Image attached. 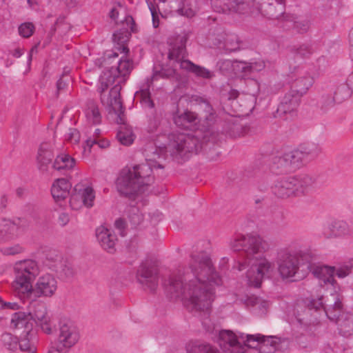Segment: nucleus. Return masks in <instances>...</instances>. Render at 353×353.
<instances>
[{
    "mask_svg": "<svg viewBox=\"0 0 353 353\" xmlns=\"http://www.w3.org/2000/svg\"><path fill=\"white\" fill-rule=\"evenodd\" d=\"M221 284L210 257L203 251L192 254L189 268L184 272L172 274L164 282L172 299H181L190 311L203 312L205 316L214 301L213 285Z\"/></svg>",
    "mask_w": 353,
    "mask_h": 353,
    "instance_id": "nucleus-1",
    "label": "nucleus"
},
{
    "mask_svg": "<svg viewBox=\"0 0 353 353\" xmlns=\"http://www.w3.org/2000/svg\"><path fill=\"white\" fill-rule=\"evenodd\" d=\"M231 249L240 252L238 270L247 271L248 283L259 288L263 278L274 269V264L263 256L270 249V243L257 235L237 236L230 242Z\"/></svg>",
    "mask_w": 353,
    "mask_h": 353,
    "instance_id": "nucleus-2",
    "label": "nucleus"
},
{
    "mask_svg": "<svg viewBox=\"0 0 353 353\" xmlns=\"http://www.w3.org/2000/svg\"><path fill=\"white\" fill-rule=\"evenodd\" d=\"M155 156L160 158L159 154H154V158L146 159V163L121 170L117 180V188L120 194L130 198L142 194L147 190L154 181L152 175L153 168H163L157 161Z\"/></svg>",
    "mask_w": 353,
    "mask_h": 353,
    "instance_id": "nucleus-3",
    "label": "nucleus"
},
{
    "mask_svg": "<svg viewBox=\"0 0 353 353\" xmlns=\"http://www.w3.org/2000/svg\"><path fill=\"white\" fill-rule=\"evenodd\" d=\"M314 259L311 252L302 250L281 251L279 254L277 265L278 272L283 279L297 281L305 276L301 268L305 266Z\"/></svg>",
    "mask_w": 353,
    "mask_h": 353,
    "instance_id": "nucleus-4",
    "label": "nucleus"
},
{
    "mask_svg": "<svg viewBox=\"0 0 353 353\" xmlns=\"http://www.w3.org/2000/svg\"><path fill=\"white\" fill-rule=\"evenodd\" d=\"M316 178L308 174L278 178L272 186V193L277 197L287 199L307 194L314 186Z\"/></svg>",
    "mask_w": 353,
    "mask_h": 353,
    "instance_id": "nucleus-5",
    "label": "nucleus"
},
{
    "mask_svg": "<svg viewBox=\"0 0 353 353\" xmlns=\"http://www.w3.org/2000/svg\"><path fill=\"white\" fill-rule=\"evenodd\" d=\"M188 39V34L183 32L174 37L169 39L168 58L170 61H174L180 64V68L187 72H192L196 77L203 79H210L212 73L204 67L198 65L188 59H185L186 56L185 45Z\"/></svg>",
    "mask_w": 353,
    "mask_h": 353,
    "instance_id": "nucleus-6",
    "label": "nucleus"
},
{
    "mask_svg": "<svg viewBox=\"0 0 353 353\" xmlns=\"http://www.w3.org/2000/svg\"><path fill=\"white\" fill-rule=\"evenodd\" d=\"M15 279L12 283L14 291L21 299H29L32 295V282L39 273L37 263L34 260L17 262L14 266Z\"/></svg>",
    "mask_w": 353,
    "mask_h": 353,
    "instance_id": "nucleus-7",
    "label": "nucleus"
},
{
    "mask_svg": "<svg viewBox=\"0 0 353 353\" xmlns=\"http://www.w3.org/2000/svg\"><path fill=\"white\" fill-rule=\"evenodd\" d=\"M201 148L202 144L196 137L185 133H173L170 136L166 150L175 159H188Z\"/></svg>",
    "mask_w": 353,
    "mask_h": 353,
    "instance_id": "nucleus-8",
    "label": "nucleus"
},
{
    "mask_svg": "<svg viewBox=\"0 0 353 353\" xmlns=\"http://www.w3.org/2000/svg\"><path fill=\"white\" fill-rule=\"evenodd\" d=\"M109 99L110 106L114 114H117V123L121 124L117 138L121 144L130 145L133 143L134 136L132 128L125 124L124 108L121 100L119 86H115L113 89L110 90Z\"/></svg>",
    "mask_w": 353,
    "mask_h": 353,
    "instance_id": "nucleus-9",
    "label": "nucleus"
},
{
    "mask_svg": "<svg viewBox=\"0 0 353 353\" xmlns=\"http://www.w3.org/2000/svg\"><path fill=\"white\" fill-rule=\"evenodd\" d=\"M79 339V332L72 323L69 320H62L59 323L56 347L52 348L48 353H61L74 345Z\"/></svg>",
    "mask_w": 353,
    "mask_h": 353,
    "instance_id": "nucleus-10",
    "label": "nucleus"
},
{
    "mask_svg": "<svg viewBox=\"0 0 353 353\" xmlns=\"http://www.w3.org/2000/svg\"><path fill=\"white\" fill-rule=\"evenodd\" d=\"M132 70V61L129 59H121L117 67H111L103 72V75L101 77V92H103L105 89L113 83H115V85L111 90L115 86H119L121 90L120 83L123 80V77L130 73Z\"/></svg>",
    "mask_w": 353,
    "mask_h": 353,
    "instance_id": "nucleus-11",
    "label": "nucleus"
},
{
    "mask_svg": "<svg viewBox=\"0 0 353 353\" xmlns=\"http://www.w3.org/2000/svg\"><path fill=\"white\" fill-rule=\"evenodd\" d=\"M136 278L143 287L154 291L159 283L157 266L152 261L142 262L137 271Z\"/></svg>",
    "mask_w": 353,
    "mask_h": 353,
    "instance_id": "nucleus-12",
    "label": "nucleus"
},
{
    "mask_svg": "<svg viewBox=\"0 0 353 353\" xmlns=\"http://www.w3.org/2000/svg\"><path fill=\"white\" fill-rule=\"evenodd\" d=\"M230 330H221L219 333L218 343L223 353H244L247 345L245 341Z\"/></svg>",
    "mask_w": 353,
    "mask_h": 353,
    "instance_id": "nucleus-13",
    "label": "nucleus"
},
{
    "mask_svg": "<svg viewBox=\"0 0 353 353\" xmlns=\"http://www.w3.org/2000/svg\"><path fill=\"white\" fill-rule=\"evenodd\" d=\"M240 338L245 339V344L247 347L255 348L261 345V348L265 347L267 350L263 351L266 353H273L279 349V345L281 343V339L276 336H265L261 334H241Z\"/></svg>",
    "mask_w": 353,
    "mask_h": 353,
    "instance_id": "nucleus-14",
    "label": "nucleus"
},
{
    "mask_svg": "<svg viewBox=\"0 0 353 353\" xmlns=\"http://www.w3.org/2000/svg\"><path fill=\"white\" fill-rule=\"evenodd\" d=\"M29 315L46 334L52 333L50 318L48 314L47 307L43 302L32 301L29 305Z\"/></svg>",
    "mask_w": 353,
    "mask_h": 353,
    "instance_id": "nucleus-15",
    "label": "nucleus"
},
{
    "mask_svg": "<svg viewBox=\"0 0 353 353\" xmlns=\"http://www.w3.org/2000/svg\"><path fill=\"white\" fill-rule=\"evenodd\" d=\"M214 12L223 14H245L250 11V5L245 0H211Z\"/></svg>",
    "mask_w": 353,
    "mask_h": 353,
    "instance_id": "nucleus-16",
    "label": "nucleus"
},
{
    "mask_svg": "<svg viewBox=\"0 0 353 353\" xmlns=\"http://www.w3.org/2000/svg\"><path fill=\"white\" fill-rule=\"evenodd\" d=\"M290 90L303 96L314 83L313 77L303 68H294L291 73Z\"/></svg>",
    "mask_w": 353,
    "mask_h": 353,
    "instance_id": "nucleus-17",
    "label": "nucleus"
},
{
    "mask_svg": "<svg viewBox=\"0 0 353 353\" xmlns=\"http://www.w3.org/2000/svg\"><path fill=\"white\" fill-rule=\"evenodd\" d=\"M95 194L93 188L83 183H78L74 188V193L70 196V203L72 208L77 207V202L86 208H92L94 205Z\"/></svg>",
    "mask_w": 353,
    "mask_h": 353,
    "instance_id": "nucleus-18",
    "label": "nucleus"
},
{
    "mask_svg": "<svg viewBox=\"0 0 353 353\" xmlns=\"http://www.w3.org/2000/svg\"><path fill=\"white\" fill-rule=\"evenodd\" d=\"M46 264L49 269L55 272L61 279L72 278L74 274L72 264L63 259L61 255L56 254L54 258L48 256Z\"/></svg>",
    "mask_w": 353,
    "mask_h": 353,
    "instance_id": "nucleus-19",
    "label": "nucleus"
},
{
    "mask_svg": "<svg viewBox=\"0 0 353 353\" xmlns=\"http://www.w3.org/2000/svg\"><path fill=\"white\" fill-rule=\"evenodd\" d=\"M301 98L302 96L290 89L281 99L275 117H281L294 112L300 105Z\"/></svg>",
    "mask_w": 353,
    "mask_h": 353,
    "instance_id": "nucleus-20",
    "label": "nucleus"
},
{
    "mask_svg": "<svg viewBox=\"0 0 353 353\" xmlns=\"http://www.w3.org/2000/svg\"><path fill=\"white\" fill-rule=\"evenodd\" d=\"M261 14L272 19H280L283 23V16L285 14V5L284 0H267L261 3L260 6Z\"/></svg>",
    "mask_w": 353,
    "mask_h": 353,
    "instance_id": "nucleus-21",
    "label": "nucleus"
},
{
    "mask_svg": "<svg viewBox=\"0 0 353 353\" xmlns=\"http://www.w3.org/2000/svg\"><path fill=\"white\" fill-rule=\"evenodd\" d=\"M57 290V281L51 274H47L40 276L32 288V293L34 292L38 296L51 297Z\"/></svg>",
    "mask_w": 353,
    "mask_h": 353,
    "instance_id": "nucleus-22",
    "label": "nucleus"
},
{
    "mask_svg": "<svg viewBox=\"0 0 353 353\" xmlns=\"http://www.w3.org/2000/svg\"><path fill=\"white\" fill-rule=\"evenodd\" d=\"M313 259L307 265V270H310L314 276L323 281L324 284L334 285L335 268L327 265H315L312 263Z\"/></svg>",
    "mask_w": 353,
    "mask_h": 353,
    "instance_id": "nucleus-23",
    "label": "nucleus"
},
{
    "mask_svg": "<svg viewBox=\"0 0 353 353\" xmlns=\"http://www.w3.org/2000/svg\"><path fill=\"white\" fill-rule=\"evenodd\" d=\"M96 236L103 250L109 253H114L116 251L115 245L117 239L110 230L100 226L96 230Z\"/></svg>",
    "mask_w": 353,
    "mask_h": 353,
    "instance_id": "nucleus-24",
    "label": "nucleus"
},
{
    "mask_svg": "<svg viewBox=\"0 0 353 353\" xmlns=\"http://www.w3.org/2000/svg\"><path fill=\"white\" fill-rule=\"evenodd\" d=\"M226 67L232 66L237 71L242 72L244 75H248L255 72L261 71L265 66L263 61L254 62L234 61L232 63L230 60H225L222 63Z\"/></svg>",
    "mask_w": 353,
    "mask_h": 353,
    "instance_id": "nucleus-25",
    "label": "nucleus"
},
{
    "mask_svg": "<svg viewBox=\"0 0 353 353\" xmlns=\"http://www.w3.org/2000/svg\"><path fill=\"white\" fill-rule=\"evenodd\" d=\"M53 158L51 145L48 143H41L37 157L38 169L42 172H48Z\"/></svg>",
    "mask_w": 353,
    "mask_h": 353,
    "instance_id": "nucleus-26",
    "label": "nucleus"
},
{
    "mask_svg": "<svg viewBox=\"0 0 353 353\" xmlns=\"http://www.w3.org/2000/svg\"><path fill=\"white\" fill-rule=\"evenodd\" d=\"M154 1H157V0ZM157 1L169 2L170 8L175 9L179 14L192 17L195 13L193 7L196 6L197 0H157Z\"/></svg>",
    "mask_w": 353,
    "mask_h": 353,
    "instance_id": "nucleus-27",
    "label": "nucleus"
},
{
    "mask_svg": "<svg viewBox=\"0 0 353 353\" xmlns=\"http://www.w3.org/2000/svg\"><path fill=\"white\" fill-rule=\"evenodd\" d=\"M283 23L281 25L285 30L294 29L299 34H304L310 27V21L308 19L297 20L294 16L286 14L283 16Z\"/></svg>",
    "mask_w": 353,
    "mask_h": 353,
    "instance_id": "nucleus-28",
    "label": "nucleus"
},
{
    "mask_svg": "<svg viewBox=\"0 0 353 353\" xmlns=\"http://www.w3.org/2000/svg\"><path fill=\"white\" fill-rule=\"evenodd\" d=\"M349 225L343 221H332L324 231L327 238L341 237L351 235Z\"/></svg>",
    "mask_w": 353,
    "mask_h": 353,
    "instance_id": "nucleus-29",
    "label": "nucleus"
},
{
    "mask_svg": "<svg viewBox=\"0 0 353 353\" xmlns=\"http://www.w3.org/2000/svg\"><path fill=\"white\" fill-rule=\"evenodd\" d=\"M71 187L72 185L68 180L63 178L57 179L51 188L53 198L57 201L65 199L70 195Z\"/></svg>",
    "mask_w": 353,
    "mask_h": 353,
    "instance_id": "nucleus-30",
    "label": "nucleus"
},
{
    "mask_svg": "<svg viewBox=\"0 0 353 353\" xmlns=\"http://www.w3.org/2000/svg\"><path fill=\"white\" fill-rule=\"evenodd\" d=\"M334 303L325 304L323 302V297L319 299V305L320 307H323L327 316L331 319L334 320L339 317L343 310V304L337 294H332Z\"/></svg>",
    "mask_w": 353,
    "mask_h": 353,
    "instance_id": "nucleus-31",
    "label": "nucleus"
},
{
    "mask_svg": "<svg viewBox=\"0 0 353 353\" xmlns=\"http://www.w3.org/2000/svg\"><path fill=\"white\" fill-rule=\"evenodd\" d=\"M192 101H194L199 105V108L203 112V118L207 121L208 125H210L216 118V114L213 110L211 104L205 99L199 97L193 96Z\"/></svg>",
    "mask_w": 353,
    "mask_h": 353,
    "instance_id": "nucleus-32",
    "label": "nucleus"
},
{
    "mask_svg": "<svg viewBox=\"0 0 353 353\" xmlns=\"http://www.w3.org/2000/svg\"><path fill=\"white\" fill-rule=\"evenodd\" d=\"M174 123L183 129H191L198 122V117L194 112L185 111L174 117Z\"/></svg>",
    "mask_w": 353,
    "mask_h": 353,
    "instance_id": "nucleus-33",
    "label": "nucleus"
},
{
    "mask_svg": "<svg viewBox=\"0 0 353 353\" xmlns=\"http://www.w3.org/2000/svg\"><path fill=\"white\" fill-rule=\"evenodd\" d=\"M85 114L88 121L92 124H99L101 122V114L97 102L89 99L86 102Z\"/></svg>",
    "mask_w": 353,
    "mask_h": 353,
    "instance_id": "nucleus-34",
    "label": "nucleus"
},
{
    "mask_svg": "<svg viewBox=\"0 0 353 353\" xmlns=\"http://www.w3.org/2000/svg\"><path fill=\"white\" fill-rule=\"evenodd\" d=\"M352 88L349 83H341L335 86L330 92L332 93V97L336 101L337 104H341L345 100L348 99L352 94Z\"/></svg>",
    "mask_w": 353,
    "mask_h": 353,
    "instance_id": "nucleus-35",
    "label": "nucleus"
},
{
    "mask_svg": "<svg viewBox=\"0 0 353 353\" xmlns=\"http://www.w3.org/2000/svg\"><path fill=\"white\" fill-rule=\"evenodd\" d=\"M188 353H219L216 348L208 343L190 341L186 345Z\"/></svg>",
    "mask_w": 353,
    "mask_h": 353,
    "instance_id": "nucleus-36",
    "label": "nucleus"
},
{
    "mask_svg": "<svg viewBox=\"0 0 353 353\" xmlns=\"http://www.w3.org/2000/svg\"><path fill=\"white\" fill-rule=\"evenodd\" d=\"M74 163V159L68 154H61L56 157L53 164L50 167L55 170L61 172L72 169Z\"/></svg>",
    "mask_w": 353,
    "mask_h": 353,
    "instance_id": "nucleus-37",
    "label": "nucleus"
},
{
    "mask_svg": "<svg viewBox=\"0 0 353 353\" xmlns=\"http://www.w3.org/2000/svg\"><path fill=\"white\" fill-rule=\"evenodd\" d=\"M14 227L11 220L6 219H0V236L1 242L8 241L16 236L14 232Z\"/></svg>",
    "mask_w": 353,
    "mask_h": 353,
    "instance_id": "nucleus-38",
    "label": "nucleus"
},
{
    "mask_svg": "<svg viewBox=\"0 0 353 353\" xmlns=\"http://www.w3.org/2000/svg\"><path fill=\"white\" fill-rule=\"evenodd\" d=\"M288 57L292 58H307L312 54V50L308 45H293L288 48Z\"/></svg>",
    "mask_w": 353,
    "mask_h": 353,
    "instance_id": "nucleus-39",
    "label": "nucleus"
},
{
    "mask_svg": "<svg viewBox=\"0 0 353 353\" xmlns=\"http://www.w3.org/2000/svg\"><path fill=\"white\" fill-rule=\"evenodd\" d=\"M317 104L320 110L323 113H326L333 108L337 103L332 97V93L329 92L323 93L321 95Z\"/></svg>",
    "mask_w": 353,
    "mask_h": 353,
    "instance_id": "nucleus-40",
    "label": "nucleus"
},
{
    "mask_svg": "<svg viewBox=\"0 0 353 353\" xmlns=\"http://www.w3.org/2000/svg\"><path fill=\"white\" fill-rule=\"evenodd\" d=\"M300 151L303 158L305 157H316L321 152L322 148L319 143L310 142L300 145Z\"/></svg>",
    "mask_w": 353,
    "mask_h": 353,
    "instance_id": "nucleus-41",
    "label": "nucleus"
},
{
    "mask_svg": "<svg viewBox=\"0 0 353 353\" xmlns=\"http://www.w3.org/2000/svg\"><path fill=\"white\" fill-rule=\"evenodd\" d=\"M152 83L149 82V79H147L146 82L143 84L140 90L139 94L141 97V102L144 105L152 108L154 107V103L150 98V88Z\"/></svg>",
    "mask_w": 353,
    "mask_h": 353,
    "instance_id": "nucleus-42",
    "label": "nucleus"
},
{
    "mask_svg": "<svg viewBox=\"0 0 353 353\" xmlns=\"http://www.w3.org/2000/svg\"><path fill=\"white\" fill-rule=\"evenodd\" d=\"M176 70L172 68H162L160 70H154L152 76L149 79V82L152 83L160 78L169 79L174 77L176 74Z\"/></svg>",
    "mask_w": 353,
    "mask_h": 353,
    "instance_id": "nucleus-43",
    "label": "nucleus"
},
{
    "mask_svg": "<svg viewBox=\"0 0 353 353\" xmlns=\"http://www.w3.org/2000/svg\"><path fill=\"white\" fill-rule=\"evenodd\" d=\"M28 320H30L29 312H17L13 314L11 324L14 327H23Z\"/></svg>",
    "mask_w": 353,
    "mask_h": 353,
    "instance_id": "nucleus-44",
    "label": "nucleus"
},
{
    "mask_svg": "<svg viewBox=\"0 0 353 353\" xmlns=\"http://www.w3.org/2000/svg\"><path fill=\"white\" fill-rule=\"evenodd\" d=\"M225 48L229 52L236 51L240 48V41L236 34H228L225 38Z\"/></svg>",
    "mask_w": 353,
    "mask_h": 353,
    "instance_id": "nucleus-45",
    "label": "nucleus"
},
{
    "mask_svg": "<svg viewBox=\"0 0 353 353\" xmlns=\"http://www.w3.org/2000/svg\"><path fill=\"white\" fill-rule=\"evenodd\" d=\"M287 154L290 159V161L292 163L293 170H295L300 166V165L302 162V160L303 159L302 153L299 149H297V150H294L290 151L289 152H287Z\"/></svg>",
    "mask_w": 353,
    "mask_h": 353,
    "instance_id": "nucleus-46",
    "label": "nucleus"
},
{
    "mask_svg": "<svg viewBox=\"0 0 353 353\" xmlns=\"http://www.w3.org/2000/svg\"><path fill=\"white\" fill-rule=\"evenodd\" d=\"M12 224L15 226L14 232L16 236L23 232L29 226V223L24 218H17L12 221Z\"/></svg>",
    "mask_w": 353,
    "mask_h": 353,
    "instance_id": "nucleus-47",
    "label": "nucleus"
},
{
    "mask_svg": "<svg viewBox=\"0 0 353 353\" xmlns=\"http://www.w3.org/2000/svg\"><path fill=\"white\" fill-rule=\"evenodd\" d=\"M18 31L21 37L29 38L34 33V26L30 22L23 23L19 26Z\"/></svg>",
    "mask_w": 353,
    "mask_h": 353,
    "instance_id": "nucleus-48",
    "label": "nucleus"
},
{
    "mask_svg": "<svg viewBox=\"0 0 353 353\" xmlns=\"http://www.w3.org/2000/svg\"><path fill=\"white\" fill-rule=\"evenodd\" d=\"M1 341L8 350H13L17 347V339L10 333H3L1 336Z\"/></svg>",
    "mask_w": 353,
    "mask_h": 353,
    "instance_id": "nucleus-49",
    "label": "nucleus"
},
{
    "mask_svg": "<svg viewBox=\"0 0 353 353\" xmlns=\"http://www.w3.org/2000/svg\"><path fill=\"white\" fill-rule=\"evenodd\" d=\"M23 251V249L19 244L3 247L1 249V253L4 255H15L21 253Z\"/></svg>",
    "mask_w": 353,
    "mask_h": 353,
    "instance_id": "nucleus-50",
    "label": "nucleus"
},
{
    "mask_svg": "<svg viewBox=\"0 0 353 353\" xmlns=\"http://www.w3.org/2000/svg\"><path fill=\"white\" fill-rule=\"evenodd\" d=\"M71 78L67 74H63L57 82V94L65 90L70 81Z\"/></svg>",
    "mask_w": 353,
    "mask_h": 353,
    "instance_id": "nucleus-51",
    "label": "nucleus"
},
{
    "mask_svg": "<svg viewBox=\"0 0 353 353\" xmlns=\"http://www.w3.org/2000/svg\"><path fill=\"white\" fill-rule=\"evenodd\" d=\"M19 348L23 352H28V353H34L36 350L35 347L32 345L30 341L26 339H21L19 341Z\"/></svg>",
    "mask_w": 353,
    "mask_h": 353,
    "instance_id": "nucleus-52",
    "label": "nucleus"
},
{
    "mask_svg": "<svg viewBox=\"0 0 353 353\" xmlns=\"http://www.w3.org/2000/svg\"><path fill=\"white\" fill-rule=\"evenodd\" d=\"M65 139L72 143H77L80 139L79 132L75 128H70L65 134Z\"/></svg>",
    "mask_w": 353,
    "mask_h": 353,
    "instance_id": "nucleus-53",
    "label": "nucleus"
},
{
    "mask_svg": "<svg viewBox=\"0 0 353 353\" xmlns=\"http://www.w3.org/2000/svg\"><path fill=\"white\" fill-rule=\"evenodd\" d=\"M148 7L152 14L153 26L157 28L159 25V8H157L155 5L151 2L148 3Z\"/></svg>",
    "mask_w": 353,
    "mask_h": 353,
    "instance_id": "nucleus-54",
    "label": "nucleus"
},
{
    "mask_svg": "<svg viewBox=\"0 0 353 353\" xmlns=\"http://www.w3.org/2000/svg\"><path fill=\"white\" fill-rule=\"evenodd\" d=\"M352 267L347 265H342L338 268L336 270L335 269L336 275L340 278L343 279L347 276L351 272Z\"/></svg>",
    "mask_w": 353,
    "mask_h": 353,
    "instance_id": "nucleus-55",
    "label": "nucleus"
},
{
    "mask_svg": "<svg viewBox=\"0 0 353 353\" xmlns=\"http://www.w3.org/2000/svg\"><path fill=\"white\" fill-rule=\"evenodd\" d=\"M274 164L277 169L280 170L281 172H290L288 166H285V163L281 157H278L274 159Z\"/></svg>",
    "mask_w": 353,
    "mask_h": 353,
    "instance_id": "nucleus-56",
    "label": "nucleus"
},
{
    "mask_svg": "<svg viewBox=\"0 0 353 353\" xmlns=\"http://www.w3.org/2000/svg\"><path fill=\"white\" fill-rule=\"evenodd\" d=\"M253 305H259V308L263 312L268 306V303L265 301L259 299V298H253L250 300Z\"/></svg>",
    "mask_w": 353,
    "mask_h": 353,
    "instance_id": "nucleus-57",
    "label": "nucleus"
},
{
    "mask_svg": "<svg viewBox=\"0 0 353 353\" xmlns=\"http://www.w3.org/2000/svg\"><path fill=\"white\" fill-rule=\"evenodd\" d=\"M129 220L132 226L136 227L141 223L143 219L142 216L139 213H133L129 216Z\"/></svg>",
    "mask_w": 353,
    "mask_h": 353,
    "instance_id": "nucleus-58",
    "label": "nucleus"
},
{
    "mask_svg": "<svg viewBox=\"0 0 353 353\" xmlns=\"http://www.w3.org/2000/svg\"><path fill=\"white\" fill-rule=\"evenodd\" d=\"M241 126L237 123H232V126L225 130V132L226 134H229V136L235 137L238 135L237 132L240 130Z\"/></svg>",
    "mask_w": 353,
    "mask_h": 353,
    "instance_id": "nucleus-59",
    "label": "nucleus"
},
{
    "mask_svg": "<svg viewBox=\"0 0 353 353\" xmlns=\"http://www.w3.org/2000/svg\"><path fill=\"white\" fill-rule=\"evenodd\" d=\"M114 225L117 229H118L120 232V234L122 236L125 235V221L122 219H119L116 220L114 223Z\"/></svg>",
    "mask_w": 353,
    "mask_h": 353,
    "instance_id": "nucleus-60",
    "label": "nucleus"
},
{
    "mask_svg": "<svg viewBox=\"0 0 353 353\" xmlns=\"http://www.w3.org/2000/svg\"><path fill=\"white\" fill-rule=\"evenodd\" d=\"M8 308L13 310H18L19 308V305L17 303L4 302L3 300L0 303V309Z\"/></svg>",
    "mask_w": 353,
    "mask_h": 353,
    "instance_id": "nucleus-61",
    "label": "nucleus"
},
{
    "mask_svg": "<svg viewBox=\"0 0 353 353\" xmlns=\"http://www.w3.org/2000/svg\"><path fill=\"white\" fill-rule=\"evenodd\" d=\"M69 216L67 213H61L58 218V223L61 226H65L69 222Z\"/></svg>",
    "mask_w": 353,
    "mask_h": 353,
    "instance_id": "nucleus-62",
    "label": "nucleus"
},
{
    "mask_svg": "<svg viewBox=\"0 0 353 353\" xmlns=\"http://www.w3.org/2000/svg\"><path fill=\"white\" fill-rule=\"evenodd\" d=\"M202 325L207 332H213L214 327L211 323L210 320L208 319V318L206 317L205 319L202 320Z\"/></svg>",
    "mask_w": 353,
    "mask_h": 353,
    "instance_id": "nucleus-63",
    "label": "nucleus"
},
{
    "mask_svg": "<svg viewBox=\"0 0 353 353\" xmlns=\"http://www.w3.org/2000/svg\"><path fill=\"white\" fill-rule=\"evenodd\" d=\"M281 157L283 159V161H285V166L288 167V168L290 169V172L294 171L293 168H292V163L290 161V159L288 157V155L287 152L285 153L283 155H282Z\"/></svg>",
    "mask_w": 353,
    "mask_h": 353,
    "instance_id": "nucleus-64",
    "label": "nucleus"
}]
</instances>
